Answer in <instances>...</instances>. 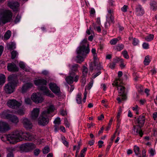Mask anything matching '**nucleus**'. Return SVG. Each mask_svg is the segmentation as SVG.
<instances>
[{
  "label": "nucleus",
  "mask_w": 157,
  "mask_h": 157,
  "mask_svg": "<svg viewBox=\"0 0 157 157\" xmlns=\"http://www.w3.org/2000/svg\"><path fill=\"white\" fill-rule=\"evenodd\" d=\"M34 82L35 84L38 86L39 89L42 91L44 95L51 98L54 97L53 94L46 86L47 83L46 80L43 78L38 79L34 80Z\"/></svg>",
  "instance_id": "5"
},
{
  "label": "nucleus",
  "mask_w": 157,
  "mask_h": 157,
  "mask_svg": "<svg viewBox=\"0 0 157 157\" xmlns=\"http://www.w3.org/2000/svg\"><path fill=\"white\" fill-rule=\"evenodd\" d=\"M122 54L124 58L126 59H128L129 58V56L128 54V52L127 51L124 50L123 51Z\"/></svg>",
  "instance_id": "47"
},
{
  "label": "nucleus",
  "mask_w": 157,
  "mask_h": 157,
  "mask_svg": "<svg viewBox=\"0 0 157 157\" xmlns=\"http://www.w3.org/2000/svg\"><path fill=\"white\" fill-rule=\"evenodd\" d=\"M8 5L10 8L14 11L16 10L19 6L18 3L17 2H9Z\"/></svg>",
  "instance_id": "23"
},
{
  "label": "nucleus",
  "mask_w": 157,
  "mask_h": 157,
  "mask_svg": "<svg viewBox=\"0 0 157 157\" xmlns=\"http://www.w3.org/2000/svg\"><path fill=\"white\" fill-rule=\"evenodd\" d=\"M88 72V69L85 66H83L82 68V73L83 76L84 77L87 75Z\"/></svg>",
  "instance_id": "32"
},
{
  "label": "nucleus",
  "mask_w": 157,
  "mask_h": 157,
  "mask_svg": "<svg viewBox=\"0 0 157 157\" xmlns=\"http://www.w3.org/2000/svg\"><path fill=\"white\" fill-rule=\"evenodd\" d=\"M127 9V6L126 5H124L122 8L121 10L124 12H126Z\"/></svg>",
  "instance_id": "63"
},
{
  "label": "nucleus",
  "mask_w": 157,
  "mask_h": 157,
  "mask_svg": "<svg viewBox=\"0 0 157 157\" xmlns=\"http://www.w3.org/2000/svg\"><path fill=\"white\" fill-rule=\"evenodd\" d=\"M154 37V36L153 35L150 34L145 37V39L147 41H150L153 39Z\"/></svg>",
  "instance_id": "37"
},
{
  "label": "nucleus",
  "mask_w": 157,
  "mask_h": 157,
  "mask_svg": "<svg viewBox=\"0 0 157 157\" xmlns=\"http://www.w3.org/2000/svg\"><path fill=\"white\" fill-rule=\"evenodd\" d=\"M79 78L78 75H70L69 74V76L66 77L65 80L67 82L68 84L72 83L74 81L77 82Z\"/></svg>",
  "instance_id": "16"
},
{
  "label": "nucleus",
  "mask_w": 157,
  "mask_h": 157,
  "mask_svg": "<svg viewBox=\"0 0 157 157\" xmlns=\"http://www.w3.org/2000/svg\"><path fill=\"white\" fill-rule=\"evenodd\" d=\"M145 118L144 116H140L138 118L137 120L138 125L135 126L134 127V131L135 135L139 134L142 137L143 135V133L141 128L142 127L145 122Z\"/></svg>",
  "instance_id": "7"
},
{
  "label": "nucleus",
  "mask_w": 157,
  "mask_h": 157,
  "mask_svg": "<svg viewBox=\"0 0 157 157\" xmlns=\"http://www.w3.org/2000/svg\"><path fill=\"white\" fill-rule=\"evenodd\" d=\"M117 63V59L114 60V62L113 63H110L108 65V67L111 69H113L116 65V63Z\"/></svg>",
  "instance_id": "38"
},
{
  "label": "nucleus",
  "mask_w": 157,
  "mask_h": 157,
  "mask_svg": "<svg viewBox=\"0 0 157 157\" xmlns=\"http://www.w3.org/2000/svg\"><path fill=\"white\" fill-rule=\"evenodd\" d=\"M150 61L151 60L150 59L149 56H147L145 58L144 60V64L145 65H147L150 62Z\"/></svg>",
  "instance_id": "40"
},
{
  "label": "nucleus",
  "mask_w": 157,
  "mask_h": 157,
  "mask_svg": "<svg viewBox=\"0 0 157 157\" xmlns=\"http://www.w3.org/2000/svg\"><path fill=\"white\" fill-rule=\"evenodd\" d=\"M31 99L33 102L37 104L42 102L44 100L41 94L39 92L33 93L31 95Z\"/></svg>",
  "instance_id": "11"
},
{
  "label": "nucleus",
  "mask_w": 157,
  "mask_h": 157,
  "mask_svg": "<svg viewBox=\"0 0 157 157\" xmlns=\"http://www.w3.org/2000/svg\"><path fill=\"white\" fill-rule=\"evenodd\" d=\"M148 152L151 156H153L155 153V150L153 148H150L148 150Z\"/></svg>",
  "instance_id": "50"
},
{
  "label": "nucleus",
  "mask_w": 157,
  "mask_h": 157,
  "mask_svg": "<svg viewBox=\"0 0 157 157\" xmlns=\"http://www.w3.org/2000/svg\"><path fill=\"white\" fill-rule=\"evenodd\" d=\"M22 134L21 135L22 140L20 141H22L24 139L28 141H32L35 139V136L34 135L27 132H23L22 131Z\"/></svg>",
  "instance_id": "15"
},
{
  "label": "nucleus",
  "mask_w": 157,
  "mask_h": 157,
  "mask_svg": "<svg viewBox=\"0 0 157 157\" xmlns=\"http://www.w3.org/2000/svg\"><path fill=\"white\" fill-rule=\"evenodd\" d=\"M39 112L40 109L39 108H36L34 109L31 113V119L33 120H36L39 116Z\"/></svg>",
  "instance_id": "19"
},
{
  "label": "nucleus",
  "mask_w": 157,
  "mask_h": 157,
  "mask_svg": "<svg viewBox=\"0 0 157 157\" xmlns=\"http://www.w3.org/2000/svg\"><path fill=\"white\" fill-rule=\"evenodd\" d=\"M62 142L63 144L66 146H68V142L66 140L64 137H62Z\"/></svg>",
  "instance_id": "52"
},
{
  "label": "nucleus",
  "mask_w": 157,
  "mask_h": 157,
  "mask_svg": "<svg viewBox=\"0 0 157 157\" xmlns=\"http://www.w3.org/2000/svg\"><path fill=\"white\" fill-rule=\"evenodd\" d=\"M87 92L86 91V89H85V91L84 93V98L83 99V101L84 103L85 102L87 96Z\"/></svg>",
  "instance_id": "58"
},
{
  "label": "nucleus",
  "mask_w": 157,
  "mask_h": 157,
  "mask_svg": "<svg viewBox=\"0 0 157 157\" xmlns=\"http://www.w3.org/2000/svg\"><path fill=\"white\" fill-rule=\"evenodd\" d=\"M54 123L55 124V130L56 131H57V128L56 126L58 125L61 124V121L60 120V118L58 117L56 118L54 121Z\"/></svg>",
  "instance_id": "29"
},
{
  "label": "nucleus",
  "mask_w": 157,
  "mask_h": 157,
  "mask_svg": "<svg viewBox=\"0 0 157 157\" xmlns=\"http://www.w3.org/2000/svg\"><path fill=\"white\" fill-rule=\"evenodd\" d=\"M19 67L22 69H25V65L24 63L23 62H20L19 63Z\"/></svg>",
  "instance_id": "56"
},
{
  "label": "nucleus",
  "mask_w": 157,
  "mask_h": 157,
  "mask_svg": "<svg viewBox=\"0 0 157 157\" xmlns=\"http://www.w3.org/2000/svg\"><path fill=\"white\" fill-rule=\"evenodd\" d=\"M11 58L12 59H14L17 56H18V54L16 51H13L11 52Z\"/></svg>",
  "instance_id": "45"
},
{
  "label": "nucleus",
  "mask_w": 157,
  "mask_h": 157,
  "mask_svg": "<svg viewBox=\"0 0 157 157\" xmlns=\"http://www.w3.org/2000/svg\"><path fill=\"white\" fill-rule=\"evenodd\" d=\"M95 10L94 8H91L90 11V15L93 16L95 14Z\"/></svg>",
  "instance_id": "57"
},
{
  "label": "nucleus",
  "mask_w": 157,
  "mask_h": 157,
  "mask_svg": "<svg viewBox=\"0 0 157 157\" xmlns=\"http://www.w3.org/2000/svg\"><path fill=\"white\" fill-rule=\"evenodd\" d=\"M40 150L38 149H35L34 151V153L35 155L37 156L40 153Z\"/></svg>",
  "instance_id": "61"
},
{
  "label": "nucleus",
  "mask_w": 157,
  "mask_h": 157,
  "mask_svg": "<svg viewBox=\"0 0 157 157\" xmlns=\"http://www.w3.org/2000/svg\"><path fill=\"white\" fill-rule=\"evenodd\" d=\"M146 150L143 149L142 151V155L143 157H147V156L146 155Z\"/></svg>",
  "instance_id": "64"
},
{
  "label": "nucleus",
  "mask_w": 157,
  "mask_h": 157,
  "mask_svg": "<svg viewBox=\"0 0 157 157\" xmlns=\"http://www.w3.org/2000/svg\"><path fill=\"white\" fill-rule=\"evenodd\" d=\"M11 35V32L10 31L8 30L5 33L4 36V40H7L10 37Z\"/></svg>",
  "instance_id": "31"
},
{
  "label": "nucleus",
  "mask_w": 157,
  "mask_h": 157,
  "mask_svg": "<svg viewBox=\"0 0 157 157\" xmlns=\"http://www.w3.org/2000/svg\"><path fill=\"white\" fill-rule=\"evenodd\" d=\"M8 70L11 72H15L18 71V68L14 63H9L7 65Z\"/></svg>",
  "instance_id": "21"
},
{
  "label": "nucleus",
  "mask_w": 157,
  "mask_h": 157,
  "mask_svg": "<svg viewBox=\"0 0 157 157\" xmlns=\"http://www.w3.org/2000/svg\"><path fill=\"white\" fill-rule=\"evenodd\" d=\"M82 94L78 93L76 95V101L78 104H81L82 103Z\"/></svg>",
  "instance_id": "28"
},
{
  "label": "nucleus",
  "mask_w": 157,
  "mask_h": 157,
  "mask_svg": "<svg viewBox=\"0 0 157 157\" xmlns=\"http://www.w3.org/2000/svg\"><path fill=\"white\" fill-rule=\"evenodd\" d=\"M102 69V66L100 63H98L97 59L94 60L93 63L91 64L90 67V69L91 70H93L94 69L100 70Z\"/></svg>",
  "instance_id": "17"
},
{
  "label": "nucleus",
  "mask_w": 157,
  "mask_h": 157,
  "mask_svg": "<svg viewBox=\"0 0 157 157\" xmlns=\"http://www.w3.org/2000/svg\"><path fill=\"white\" fill-rule=\"evenodd\" d=\"M64 124L66 127H67L68 128L70 126V124L67 120V119L66 118L64 119Z\"/></svg>",
  "instance_id": "59"
},
{
  "label": "nucleus",
  "mask_w": 157,
  "mask_h": 157,
  "mask_svg": "<svg viewBox=\"0 0 157 157\" xmlns=\"http://www.w3.org/2000/svg\"><path fill=\"white\" fill-rule=\"evenodd\" d=\"M10 129L8 124L5 122L0 121V132H4Z\"/></svg>",
  "instance_id": "18"
},
{
  "label": "nucleus",
  "mask_w": 157,
  "mask_h": 157,
  "mask_svg": "<svg viewBox=\"0 0 157 157\" xmlns=\"http://www.w3.org/2000/svg\"><path fill=\"white\" fill-rule=\"evenodd\" d=\"M22 123L24 127L27 129H31L33 127L32 123L27 118H24L23 119Z\"/></svg>",
  "instance_id": "20"
},
{
  "label": "nucleus",
  "mask_w": 157,
  "mask_h": 157,
  "mask_svg": "<svg viewBox=\"0 0 157 157\" xmlns=\"http://www.w3.org/2000/svg\"><path fill=\"white\" fill-rule=\"evenodd\" d=\"M114 23V20L113 21H107V19H106V21L105 23V28H108V27L110 26V23Z\"/></svg>",
  "instance_id": "44"
},
{
  "label": "nucleus",
  "mask_w": 157,
  "mask_h": 157,
  "mask_svg": "<svg viewBox=\"0 0 157 157\" xmlns=\"http://www.w3.org/2000/svg\"><path fill=\"white\" fill-rule=\"evenodd\" d=\"M77 146L74 145L73 146V150H76V152L75 153V156L77 157L78 156V153L79 152V150L81 146V144L80 142H78Z\"/></svg>",
  "instance_id": "27"
},
{
  "label": "nucleus",
  "mask_w": 157,
  "mask_h": 157,
  "mask_svg": "<svg viewBox=\"0 0 157 157\" xmlns=\"http://www.w3.org/2000/svg\"><path fill=\"white\" fill-rule=\"evenodd\" d=\"M122 82L121 80L120 79L115 81L112 83V85L113 86H116L117 88L119 95L121 96V99L122 100H124L126 98V94L124 93L125 87L123 86H121V84Z\"/></svg>",
  "instance_id": "8"
},
{
  "label": "nucleus",
  "mask_w": 157,
  "mask_h": 157,
  "mask_svg": "<svg viewBox=\"0 0 157 157\" xmlns=\"http://www.w3.org/2000/svg\"><path fill=\"white\" fill-rule=\"evenodd\" d=\"M36 146L32 143H27L23 144L20 147L21 149L25 152H28L34 148Z\"/></svg>",
  "instance_id": "13"
},
{
  "label": "nucleus",
  "mask_w": 157,
  "mask_h": 157,
  "mask_svg": "<svg viewBox=\"0 0 157 157\" xmlns=\"http://www.w3.org/2000/svg\"><path fill=\"white\" fill-rule=\"evenodd\" d=\"M139 43V40L137 39L134 38L133 40L132 44L134 46H136Z\"/></svg>",
  "instance_id": "49"
},
{
  "label": "nucleus",
  "mask_w": 157,
  "mask_h": 157,
  "mask_svg": "<svg viewBox=\"0 0 157 157\" xmlns=\"http://www.w3.org/2000/svg\"><path fill=\"white\" fill-rule=\"evenodd\" d=\"M8 80L9 82L6 85L4 90L7 93L10 94L14 91L15 87L18 84V82L17 76L15 75H10Z\"/></svg>",
  "instance_id": "4"
},
{
  "label": "nucleus",
  "mask_w": 157,
  "mask_h": 157,
  "mask_svg": "<svg viewBox=\"0 0 157 157\" xmlns=\"http://www.w3.org/2000/svg\"><path fill=\"white\" fill-rule=\"evenodd\" d=\"M108 12L106 17L107 21H109L110 20L113 21L114 20L113 10L112 9H108Z\"/></svg>",
  "instance_id": "22"
},
{
  "label": "nucleus",
  "mask_w": 157,
  "mask_h": 157,
  "mask_svg": "<svg viewBox=\"0 0 157 157\" xmlns=\"http://www.w3.org/2000/svg\"><path fill=\"white\" fill-rule=\"evenodd\" d=\"M134 152L136 155H138L140 154V148L137 146H135L134 148Z\"/></svg>",
  "instance_id": "41"
},
{
  "label": "nucleus",
  "mask_w": 157,
  "mask_h": 157,
  "mask_svg": "<svg viewBox=\"0 0 157 157\" xmlns=\"http://www.w3.org/2000/svg\"><path fill=\"white\" fill-rule=\"evenodd\" d=\"M143 48L144 49H147L149 48V44L148 43H143Z\"/></svg>",
  "instance_id": "55"
},
{
  "label": "nucleus",
  "mask_w": 157,
  "mask_h": 157,
  "mask_svg": "<svg viewBox=\"0 0 157 157\" xmlns=\"http://www.w3.org/2000/svg\"><path fill=\"white\" fill-rule=\"evenodd\" d=\"M1 116L2 118L8 119L14 123L17 124L19 122V119L17 117L9 114L7 111L3 112Z\"/></svg>",
  "instance_id": "9"
},
{
  "label": "nucleus",
  "mask_w": 157,
  "mask_h": 157,
  "mask_svg": "<svg viewBox=\"0 0 157 157\" xmlns=\"http://www.w3.org/2000/svg\"><path fill=\"white\" fill-rule=\"evenodd\" d=\"M120 115H119L117 114V126L118 125V127H119L120 125V122H121V119H120Z\"/></svg>",
  "instance_id": "53"
},
{
  "label": "nucleus",
  "mask_w": 157,
  "mask_h": 157,
  "mask_svg": "<svg viewBox=\"0 0 157 157\" xmlns=\"http://www.w3.org/2000/svg\"><path fill=\"white\" fill-rule=\"evenodd\" d=\"M50 89L56 95L59 96L61 95V92L60 88L54 82H51L49 84Z\"/></svg>",
  "instance_id": "12"
},
{
  "label": "nucleus",
  "mask_w": 157,
  "mask_h": 157,
  "mask_svg": "<svg viewBox=\"0 0 157 157\" xmlns=\"http://www.w3.org/2000/svg\"><path fill=\"white\" fill-rule=\"evenodd\" d=\"M117 63H120V66L121 68H123L125 67V64L123 62L124 60L123 59L119 58L117 59Z\"/></svg>",
  "instance_id": "34"
},
{
  "label": "nucleus",
  "mask_w": 157,
  "mask_h": 157,
  "mask_svg": "<svg viewBox=\"0 0 157 157\" xmlns=\"http://www.w3.org/2000/svg\"><path fill=\"white\" fill-rule=\"evenodd\" d=\"M86 33L88 35H90L91 33H93V31L91 30V27H90L89 29L87 30Z\"/></svg>",
  "instance_id": "62"
},
{
  "label": "nucleus",
  "mask_w": 157,
  "mask_h": 157,
  "mask_svg": "<svg viewBox=\"0 0 157 157\" xmlns=\"http://www.w3.org/2000/svg\"><path fill=\"white\" fill-rule=\"evenodd\" d=\"M33 85L31 83H27L24 85L21 88V92L24 93L27 90L32 87Z\"/></svg>",
  "instance_id": "25"
},
{
  "label": "nucleus",
  "mask_w": 157,
  "mask_h": 157,
  "mask_svg": "<svg viewBox=\"0 0 157 157\" xmlns=\"http://www.w3.org/2000/svg\"><path fill=\"white\" fill-rule=\"evenodd\" d=\"M16 48L15 44L13 43H11L7 45V48L10 50Z\"/></svg>",
  "instance_id": "39"
},
{
  "label": "nucleus",
  "mask_w": 157,
  "mask_h": 157,
  "mask_svg": "<svg viewBox=\"0 0 157 157\" xmlns=\"http://www.w3.org/2000/svg\"><path fill=\"white\" fill-rule=\"evenodd\" d=\"M5 76L2 74H0V85H3L5 82Z\"/></svg>",
  "instance_id": "33"
},
{
  "label": "nucleus",
  "mask_w": 157,
  "mask_h": 157,
  "mask_svg": "<svg viewBox=\"0 0 157 157\" xmlns=\"http://www.w3.org/2000/svg\"><path fill=\"white\" fill-rule=\"evenodd\" d=\"M22 102L18 101L15 99L9 100L7 103V106L13 109H17L21 105Z\"/></svg>",
  "instance_id": "10"
},
{
  "label": "nucleus",
  "mask_w": 157,
  "mask_h": 157,
  "mask_svg": "<svg viewBox=\"0 0 157 157\" xmlns=\"http://www.w3.org/2000/svg\"><path fill=\"white\" fill-rule=\"evenodd\" d=\"M93 27L94 30L97 31L98 32L100 33L101 31V29L99 26H96L94 24Z\"/></svg>",
  "instance_id": "46"
},
{
  "label": "nucleus",
  "mask_w": 157,
  "mask_h": 157,
  "mask_svg": "<svg viewBox=\"0 0 157 157\" xmlns=\"http://www.w3.org/2000/svg\"><path fill=\"white\" fill-rule=\"evenodd\" d=\"M90 49L89 44L87 39H85L81 43L80 46L76 50L77 56L75 60L77 63H81L84 60L86 55L89 53Z\"/></svg>",
  "instance_id": "1"
},
{
  "label": "nucleus",
  "mask_w": 157,
  "mask_h": 157,
  "mask_svg": "<svg viewBox=\"0 0 157 157\" xmlns=\"http://www.w3.org/2000/svg\"><path fill=\"white\" fill-rule=\"evenodd\" d=\"M54 107L50 105L46 107V110L44 111L40 116L38 120V123L43 126L46 125L49 121V113L54 111Z\"/></svg>",
  "instance_id": "3"
},
{
  "label": "nucleus",
  "mask_w": 157,
  "mask_h": 157,
  "mask_svg": "<svg viewBox=\"0 0 157 157\" xmlns=\"http://www.w3.org/2000/svg\"><path fill=\"white\" fill-rule=\"evenodd\" d=\"M16 110H17L16 113L19 115H22L25 114V110L23 108H21L20 109L18 108Z\"/></svg>",
  "instance_id": "35"
},
{
  "label": "nucleus",
  "mask_w": 157,
  "mask_h": 157,
  "mask_svg": "<svg viewBox=\"0 0 157 157\" xmlns=\"http://www.w3.org/2000/svg\"><path fill=\"white\" fill-rule=\"evenodd\" d=\"M87 149V148L85 147L82 149L80 152V155L78 156V157H84V154L85 153Z\"/></svg>",
  "instance_id": "43"
},
{
  "label": "nucleus",
  "mask_w": 157,
  "mask_h": 157,
  "mask_svg": "<svg viewBox=\"0 0 157 157\" xmlns=\"http://www.w3.org/2000/svg\"><path fill=\"white\" fill-rule=\"evenodd\" d=\"M22 133L21 130H17L9 135H3L1 138L3 141L7 140L10 143L14 144L22 140L21 135Z\"/></svg>",
  "instance_id": "2"
},
{
  "label": "nucleus",
  "mask_w": 157,
  "mask_h": 157,
  "mask_svg": "<svg viewBox=\"0 0 157 157\" xmlns=\"http://www.w3.org/2000/svg\"><path fill=\"white\" fill-rule=\"evenodd\" d=\"M124 45L122 44H119L115 46L114 48L116 50L120 51L124 48Z\"/></svg>",
  "instance_id": "30"
},
{
  "label": "nucleus",
  "mask_w": 157,
  "mask_h": 157,
  "mask_svg": "<svg viewBox=\"0 0 157 157\" xmlns=\"http://www.w3.org/2000/svg\"><path fill=\"white\" fill-rule=\"evenodd\" d=\"M96 49L95 48H92L91 50V52L94 56V60L97 59L96 58L97 55L96 53Z\"/></svg>",
  "instance_id": "51"
},
{
  "label": "nucleus",
  "mask_w": 157,
  "mask_h": 157,
  "mask_svg": "<svg viewBox=\"0 0 157 157\" xmlns=\"http://www.w3.org/2000/svg\"><path fill=\"white\" fill-rule=\"evenodd\" d=\"M67 66L70 69L69 74L70 75H77L76 73L78 71V68L79 66L78 64H75L71 66L69 63L67 65Z\"/></svg>",
  "instance_id": "14"
},
{
  "label": "nucleus",
  "mask_w": 157,
  "mask_h": 157,
  "mask_svg": "<svg viewBox=\"0 0 157 157\" xmlns=\"http://www.w3.org/2000/svg\"><path fill=\"white\" fill-rule=\"evenodd\" d=\"M144 13V10L141 6H138L136 8V13L137 15L142 16Z\"/></svg>",
  "instance_id": "24"
},
{
  "label": "nucleus",
  "mask_w": 157,
  "mask_h": 157,
  "mask_svg": "<svg viewBox=\"0 0 157 157\" xmlns=\"http://www.w3.org/2000/svg\"><path fill=\"white\" fill-rule=\"evenodd\" d=\"M12 15L11 11L5 9L0 10V25L10 22Z\"/></svg>",
  "instance_id": "6"
},
{
  "label": "nucleus",
  "mask_w": 157,
  "mask_h": 157,
  "mask_svg": "<svg viewBox=\"0 0 157 157\" xmlns=\"http://www.w3.org/2000/svg\"><path fill=\"white\" fill-rule=\"evenodd\" d=\"M150 9L153 11L157 9V2L155 1H151L150 2Z\"/></svg>",
  "instance_id": "26"
},
{
  "label": "nucleus",
  "mask_w": 157,
  "mask_h": 157,
  "mask_svg": "<svg viewBox=\"0 0 157 157\" xmlns=\"http://www.w3.org/2000/svg\"><path fill=\"white\" fill-rule=\"evenodd\" d=\"M25 102L27 104H31L32 103L31 101L29 98H25Z\"/></svg>",
  "instance_id": "54"
},
{
  "label": "nucleus",
  "mask_w": 157,
  "mask_h": 157,
  "mask_svg": "<svg viewBox=\"0 0 157 157\" xmlns=\"http://www.w3.org/2000/svg\"><path fill=\"white\" fill-rule=\"evenodd\" d=\"M132 109L136 114H139V113L138 111L139 110L140 108L137 105H136L134 106L132 108Z\"/></svg>",
  "instance_id": "42"
},
{
  "label": "nucleus",
  "mask_w": 157,
  "mask_h": 157,
  "mask_svg": "<svg viewBox=\"0 0 157 157\" xmlns=\"http://www.w3.org/2000/svg\"><path fill=\"white\" fill-rule=\"evenodd\" d=\"M43 152L44 154H46L49 152V148L48 146H46L43 149Z\"/></svg>",
  "instance_id": "48"
},
{
  "label": "nucleus",
  "mask_w": 157,
  "mask_h": 157,
  "mask_svg": "<svg viewBox=\"0 0 157 157\" xmlns=\"http://www.w3.org/2000/svg\"><path fill=\"white\" fill-rule=\"evenodd\" d=\"M119 39L117 38H113L110 41V43L111 45H115L118 42L119 40H120L121 38L120 37H118Z\"/></svg>",
  "instance_id": "36"
},
{
  "label": "nucleus",
  "mask_w": 157,
  "mask_h": 157,
  "mask_svg": "<svg viewBox=\"0 0 157 157\" xmlns=\"http://www.w3.org/2000/svg\"><path fill=\"white\" fill-rule=\"evenodd\" d=\"M21 18V17L19 15H17L15 19V22L16 23L20 21Z\"/></svg>",
  "instance_id": "60"
}]
</instances>
